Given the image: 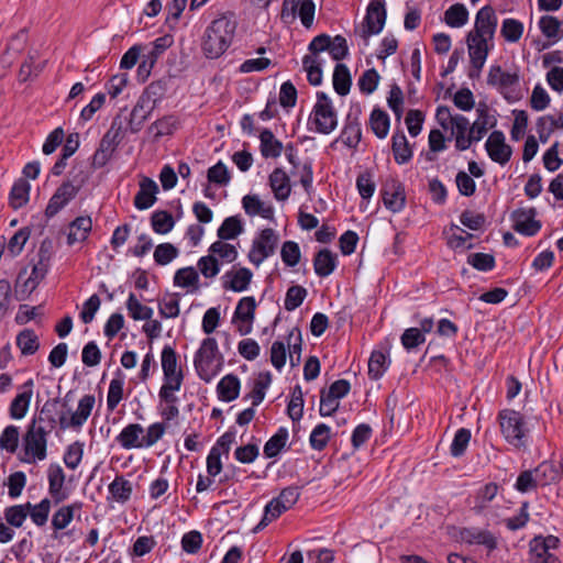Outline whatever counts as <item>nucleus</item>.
Here are the masks:
<instances>
[{"mask_svg":"<svg viewBox=\"0 0 563 563\" xmlns=\"http://www.w3.org/2000/svg\"><path fill=\"white\" fill-rule=\"evenodd\" d=\"M164 382H184L181 368H178V354L170 345H165L161 355Z\"/></svg>","mask_w":563,"mask_h":563,"instance_id":"obj_18","label":"nucleus"},{"mask_svg":"<svg viewBox=\"0 0 563 563\" xmlns=\"http://www.w3.org/2000/svg\"><path fill=\"white\" fill-rule=\"evenodd\" d=\"M303 69L307 71L308 82L319 86L322 82V64L319 56L305 55L302 58Z\"/></svg>","mask_w":563,"mask_h":563,"instance_id":"obj_51","label":"nucleus"},{"mask_svg":"<svg viewBox=\"0 0 563 563\" xmlns=\"http://www.w3.org/2000/svg\"><path fill=\"white\" fill-rule=\"evenodd\" d=\"M500 33L507 42L516 43L522 36L523 23L512 18L505 19L501 24Z\"/></svg>","mask_w":563,"mask_h":563,"instance_id":"obj_60","label":"nucleus"},{"mask_svg":"<svg viewBox=\"0 0 563 563\" xmlns=\"http://www.w3.org/2000/svg\"><path fill=\"white\" fill-rule=\"evenodd\" d=\"M179 126V121L176 115H165L148 126V132L153 133L155 141L163 136L172 135Z\"/></svg>","mask_w":563,"mask_h":563,"instance_id":"obj_37","label":"nucleus"},{"mask_svg":"<svg viewBox=\"0 0 563 563\" xmlns=\"http://www.w3.org/2000/svg\"><path fill=\"white\" fill-rule=\"evenodd\" d=\"M520 76L518 71H504L499 65H493L487 75V84L496 87L504 98L509 102H515L520 98L519 86Z\"/></svg>","mask_w":563,"mask_h":563,"instance_id":"obj_2","label":"nucleus"},{"mask_svg":"<svg viewBox=\"0 0 563 563\" xmlns=\"http://www.w3.org/2000/svg\"><path fill=\"white\" fill-rule=\"evenodd\" d=\"M309 123L314 124V130L321 134H330L338 125L336 111L333 107L314 104Z\"/></svg>","mask_w":563,"mask_h":563,"instance_id":"obj_14","label":"nucleus"},{"mask_svg":"<svg viewBox=\"0 0 563 563\" xmlns=\"http://www.w3.org/2000/svg\"><path fill=\"white\" fill-rule=\"evenodd\" d=\"M498 485L496 483H487L481 487L474 496V505L472 509L476 514H482L489 503L496 497L498 493Z\"/></svg>","mask_w":563,"mask_h":563,"instance_id":"obj_41","label":"nucleus"},{"mask_svg":"<svg viewBox=\"0 0 563 563\" xmlns=\"http://www.w3.org/2000/svg\"><path fill=\"white\" fill-rule=\"evenodd\" d=\"M468 20V11L462 3L451 5L444 13V21L451 27H461Z\"/></svg>","mask_w":563,"mask_h":563,"instance_id":"obj_56","label":"nucleus"},{"mask_svg":"<svg viewBox=\"0 0 563 563\" xmlns=\"http://www.w3.org/2000/svg\"><path fill=\"white\" fill-rule=\"evenodd\" d=\"M390 361L382 351H373L368 360V376L371 379H379L388 368Z\"/></svg>","mask_w":563,"mask_h":563,"instance_id":"obj_50","label":"nucleus"},{"mask_svg":"<svg viewBox=\"0 0 563 563\" xmlns=\"http://www.w3.org/2000/svg\"><path fill=\"white\" fill-rule=\"evenodd\" d=\"M471 437L470 429L461 428L456 431L450 446V453L453 457H461L465 454Z\"/></svg>","mask_w":563,"mask_h":563,"instance_id":"obj_61","label":"nucleus"},{"mask_svg":"<svg viewBox=\"0 0 563 563\" xmlns=\"http://www.w3.org/2000/svg\"><path fill=\"white\" fill-rule=\"evenodd\" d=\"M269 186L274 192V197L278 201L288 199L291 191L290 179L286 172L282 168H275L269 175Z\"/></svg>","mask_w":563,"mask_h":563,"instance_id":"obj_25","label":"nucleus"},{"mask_svg":"<svg viewBox=\"0 0 563 563\" xmlns=\"http://www.w3.org/2000/svg\"><path fill=\"white\" fill-rule=\"evenodd\" d=\"M256 301L254 297H243L239 300L233 314V322L252 323L255 317Z\"/></svg>","mask_w":563,"mask_h":563,"instance_id":"obj_49","label":"nucleus"},{"mask_svg":"<svg viewBox=\"0 0 563 563\" xmlns=\"http://www.w3.org/2000/svg\"><path fill=\"white\" fill-rule=\"evenodd\" d=\"M487 37H475L467 34L466 42L471 63L485 64L488 56Z\"/></svg>","mask_w":563,"mask_h":563,"instance_id":"obj_36","label":"nucleus"},{"mask_svg":"<svg viewBox=\"0 0 563 563\" xmlns=\"http://www.w3.org/2000/svg\"><path fill=\"white\" fill-rule=\"evenodd\" d=\"M80 189V185L75 186L71 181H64L51 197L46 209V218L56 216L70 200H73Z\"/></svg>","mask_w":563,"mask_h":563,"instance_id":"obj_11","label":"nucleus"},{"mask_svg":"<svg viewBox=\"0 0 563 563\" xmlns=\"http://www.w3.org/2000/svg\"><path fill=\"white\" fill-rule=\"evenodd\" d=\"M362 139V129L357 115L347 114L340 140L350 148H356Z\"/></svg>","mask_w":563,"mask_h":563,"instance_id":"obj_26","label":"nucleus"},{"mask_svg":"<svg viewBox=\"0 0 563 563\" xmlns=\"http://www.w3.org/2000/svg\"><path fill=\"white\" fill-rule=\"evenodd\" d=\"M242 205L245 213L251 217L258 214L268 220L274 218V208L272 206H265L256 195L244 196Z\"/></svg>","mask_w":563,"mask_h":563,"instance_id":"obj_35","label":"nucleus"},{"mask_svg":"<svg viewBox=\"0 0 563 563\" xmlns=\"http://www.w3.org/2000/svg\"><path fill=\"white\" fill-rule=\"evenodd\" d=\"M461 534L462 538L468 543L485 545L489 551H493L497 548V540L495 536L488 530L471 528L464 529Z\"/></svg>","mask_w":563,"mask_h":563,"instance_id":"obj_38","label":"nucleus"},{"mask_svg":"<svg viewBox=\"0 0 563 563\" xmlns=\"http://www.w3.org/2000/svg\"><path fill=\"white\" fill-rule=\"evenodd\" d=\"M533 473L538 479L539 486H547L560 477V470L553 462L544 461L539 464Z\"/></svg>","mask_w":563,"mask_h":563,"instance_id":"obj_54","label":"nucleus"},{"mask_svg":"<svg viewBox=\"0 0 563 563\" xmlns=\"http://www.w3.org/2000/svg\"><path fill=\"white\" fill-rule=\"evenodd\" d=\"M290 509L286 504L278 497L273 498L264 509V515L260 523L256 526L254 531H258L266 527L268 523L277 519L282 514Z\"/></svg>","mask_w":563,"mask_h":563,"instance_id":"obj_44","label":"nucleus"},{"mask_svg":"<svg viewBox=\"0 0 563 563\" xmlns=\"http://www.w3.org/2000/svg\"><path fill=\"white\" fill-rule=\"evenodd\" d=\"M536 208H519L511 213L514 229L523 235H536L541 229V222L536 220Z\"/></svg>","mask_w":563,"mask_h":563,"instance_id":"obj_13","label":"nucleus"},{"mask_svg":"<svg viewBox=\"0 0 563 563\" xmlns=\"http://www.w3.org/2000/svg\"><path fill=\"white\" fill-rule=\"evenodd\" d=\"M278 243V235L271 228L261 231L258 236L253 241L252 247L249 252V260L254 265L258 266L267 257L273 255L276 251Z\"/></svg>","mask_w":563,"mask_h":563,"instance_id":"obj_7","label":"nucleus"},{"mask_svg":"<svg viewBox=\"0 0 563 563\" xmlns=\"http://www.w3.org/2000/svg\"><path fill=\"white\" fill-rule=\"evenodd\" d=\"M391 151L395 162L399 165L408 163L412 158V150L402 131L396 132L391 137Z\"/></svg>","mask_w":563,"mask_h":563,"instance_id":"obj_32","label":"nucleus"},{"mask_svg":"<svg viewBox=\"0 0 563 563\" xmlns=\"http://www.w3.org/2000/svg\"><path fill=\"white\" fill-rule=\"evenodd\" d=\"M338 265V256L329 249L320 250L313 258L314 273L319 277L331 275Z\"/></svg>","mask_w":563,"mask_h":563,"instance_id":"obj_29","label":"nucleus"},{"mask_svg":"<svg viewBox=\"0 0 563 563\" xmlns=\"http://www.w3.org/2000/svg\"><path fill=\"white\" fill-rule=\"evenodd\" d=\"M82 503L76 501L71 505L63 506L55 511L52 518V527L55 531L65 529L74 519L76 510H80Z\"/></svg>","mask_w":563,"mask_h":563,"instance_id":"obj_39","label":"nucleus"},{"mask_svg":"<svg viewBox=\"0 0 563 563\" xmlns=\"http://www.w3.org/2000/svg\"><path fill=\"white\" fill-rule=\"evenodd\" d=\"M92 221L88 216L75 218L69 223V232L67 234V244L69 246L78 242H85L91 232Z\"/></svg>","mask_w":563,"mask_h":563,"instance_id":"obj_24","label":"nucleus"},{"mask_svg":"<svg viewBox=\"0 0 563 563\" xmlns=\"http://www.w3.org/2000/svg\"><path fill=\"white\" fill-rule=\"evenodd\" d=\"M31 185L25 178H19L14 181L9 194V205L14 210L27 203L30 198Z\"/></svg>","mask_w":563,"mask_h":563,"instance_id":"obj_33","label":"nucleus"},{"mask_svg":"<svg viewBox=\"0 0 563 563\" xmlns=\"http://www.w3.org/2000/svg\"><path fill=\"white\" fill-rule=\"evenodd\" d=\"M243 232V225L238 217H228L218 229V236L220 240L227 241L235 239Z\"/></svg>","mask_w":563,"mask_h":563,"instance_id":"obj_58","label":"nucleus"},{"mask_svg":"<svg viewBox=\"0 0 563 563\" xmlns=\"http://www.w3.org/2000/svg\"><path fill=\"white\" fill-rule=\"evenodd\" d=\"M241 383L236 375L228 374L221 378L217 386V393L220 400L230 402L235 400L240 394Z\"/></svg>","mask_w":563,"mask_h":563,"instance_id":"obj_31","label":"nucleus"},{"mask_svg":"<svg viewBox=\"0 0 563 563\" xmlns=\"http://www.w3.org/2000/svg\"><path fill=\"white\" fill-rule=\"evenodd\" d=\"M529 554L531 563H561L560 559L552 554L537 537L529 543Z\"/></svg>","mask_w":563,"mask_h":563,"instance_id":"obj_42","label":"nucleus"},{"mask_svg":"<svg viewBox=\"0 0 563 563\" xmlns=\"http://www.w3.org/2000/svg\"><path fill=\"white\" fill-rule=\"evenodd\" d=\"M386 18L385 0H372L367 7L360 36L367 40L372 35L379 34L384 29Z\"/></svg>","mask_w":563,"mask_h":563,"instance_id":"obj_8","label":"nucleus"},{"mask_svg":"<svg viewBox=\"0 0 563 563\" xmlns=\"http://www.w3.org/2000/svg\"><path fill=\"white\" fill-rule=\"evenodd\" d=\"M217 354H219V349L214 338H206L195 354L194 365L196 372L207 383L218 374V369L211 368Z\"/></svg>","mask_w":563,"mask_h":563,"instance_id":"obj_5","label":"nucleus"},{"mask_svg":"<svg viewBox=\"0 0 563 563\" xmlns=\"http://www.w3.org/2000/svg\"><path fill=\"white\" fill-rule=\"evenodd\" d=\"M485 150L493 162L505 165L510 161L512 148L505 141V134L501 131H493L486 143Z\"/></svg>","mask_w":563,"mask_h":563,"instance_id":"obj_12","label":"nucleus"},{"mask_svg":"<svg viewBox=\"0 0 563 563\" xmlns=\"http://www.w3.org/2000/svg\"><path fill=\"white\" fill-rule=\"evenodd\" d=\"M331 437V428L325 423H319L311 431L309 437L310 446L313 450L322 451L328 445Z\"/></svg>","mask_w":563,"mask_h":563,"instance_id":"obj_59","label":"nucleus"},{"mask_svg":"<svg viewBox=\"0 0 563 563\" xmlns=\"http://www.w3.org/2000/svg\"><path fill=\"white\" fill-rule=\"evenodd\" d=\"M151 224L154 232L158 234H166L173 230L175 220L170 212L157 210L152 213Z\"/></svg>","mask_w":563,"mask_h":563,"instance_id":"obj_55","label":"nucleus"},{"mask_svg":"<svg viewBox=\"0 0 563 563\" xmlns=\"http://www.w3.org/2000/svg\"><path fill=\"white\" fill-rule=\"evenodd\" d=\"M33 379L26 380L22 386L24 390L13 398L9 408L11 418L22 419L26 415L33 395Z\"/></svg>","mask_w":563,"mask_h":563,"instance_id":"obj_22","label":"nucleus"},{"mask_svg":"<svg viewBox=\"0 0 563 563\" xmlns=\"http://www.w3.org/2000/svg\"><path fill=\"white\" fill-rule=\"evenodd\" d=\"M562 22L552 15H543L539 20V27L542 34L552 40V42L543 43L541 49L549 48L553 43L558 42L563 36Z\"/></svg>","mask_w":563,"mask_h":563,"instance_id":"obj_28","label":"nucleus"},{"mask_svg":"<svg viewBox=\"0 0 563 563\" xmlns=\"http://www.w3.org/2000/svg\"><path fill=\"white\" fill-rule=\"evenodd\" d=\"M122 137L121 125H117V120L114 119L110 129L102 136L99 143V148L107 151L110 155H113Z\"/></svg>","mask_w":563,"mask_h":563,"instance_id":"obj_53","label":"nucleus"},{"mask_svg":"<svg viewBox=\"0 0 563 563\" xmlns=\"http://www.w3.org/2000/svg\"><path fill=\"white\" fill-rule=\"evenodd\" d=\"M58 406H59V399L58 398H52L45 401L43 405L40 415L37 418H34L33 420H36V423L42 426V423H45V428L47 431H53L58 423V419L56 418L58 413Z\"/></svg>","mask_w":563,"mask_h":563,"instance_id":"obj_34","label":"nucleus"},{"mask_svg":"<svg viewBox=\"0 0 563 563\" xmlns=\"http://www.w3.org/2000/svg\"><path fill=\"white\" fill-rule=\"evenodd\" d=\"M352 78L350 69L345 64L338 63L333 70V88L340 96H346L350 92Z\"/></svg>","mask_w":563,"mask_h":563,"instance_id":"obj_43","label":"nucleus"},{"mask_svg":"<svg viewBox=\"0 0 563 563\" xmlns=\"http://www.w3.org/2000/svg\"><path fill=\"white\" fill-rule=\"evenodd\" d=\"M49 432L45 427L36 424V420H32L23 438L25 454L31 455V459H27L26 462L31 463L35 460L43 461L46 459Z\"/></svg>","mask_w":563,"mask_h":563,"instance_id":"obj_4","label":"nucleus"},{"mask_svg":"<svg viewBox=\"0 0 563 563\" xmlns=\"http://www.w3.org/2000/svg\"><path fill=\"white\" fill-rule=\"evenodd\" d=\"M157 192V184L148 177H143L140 181V189L134 197L135 208L139 210L151 208L156 201Z\"/></svg>","mask_w":563,"mask_h":563,"instance_id":"obj_21","label":"nucleus"},{"mask_svg":"<svg viewBox=\"0 0 563 563\" xmlns=\"http://www.w3.org/2000/svg\"><path fill=\"white\" fill-rule=\"evenodd\" d=\"M316 5L312 0H284L280 18L285 23H291L299 15L305 27H310L314 18Z\"/></svg>","mask_w":563,"mask_h":563,"instance_id":"obj_6","label":"nucleus"},{"mask_svg":"<svg viewBox=\"0 0 563 563\" xmlns=\"http://www.w3.org/2000/svg\"><path fill=\"white\" fill-rule=\"evenodd\" d=\"M287 413L292 421H299L303 415V394L300 385L292 388L291 399L287 406Z\"/></svg>","mask_w":563,"mask_h":563,"instance_id":"obj_62","label":"nucleus"},{"mask_svg":"<svg viewBox=\"0 0 563 563\" xmlns=\"http://www.w3.org/2000/svg\"><path fill=\"white\" fill-rule=\"evenodd\" d=\"M25 506L27 514L36 526L42 527L46 523L51 510L49 499L44 498L37 505L26 503Z\"/></svg>","mask_w":563,"mask_h":563,"instance_id":"obj_57","label":"nucleus"},{"mask_svg":"<svg viewBox=\"0 0 563 563\" xmlns=\"http://www.w3.org/2000/svg\"><path fill=\"white\" fill-rule=\"evenodd\" d=\"M369 125L378 139H384L387 136L390 126L389 115L382 109L375 108L369 115Z\"/></svg>","mask_w":563,"mask_h":563,"instance_id":"obj_47","label":"nucleus"},{"mask_svg":"<svg viewBox=\"0 0 563 563\" xmlns=\"http://www.w3.org/2000/svg\"><path fill=\"white\" fill-rule=\"evenodd\" d=\"M143 433L144 428L141 424L130 423L122 429L117 441L126 450L144 448Z\"/></svg>","mask_w":563,"mask_h":563,"instance_id":"obj_23","label":"nucleus"},{"mask_svg":"<svg viewBox=\"0 0 563 563\" xmlns=\"http://www.w3.org/2000/svg\"><path fill=\"white\" fill-rule=\"evenodd\" d=\"M476 111L477 119L471 125V141L473 143L479 142L488 130L497 124V119L489 114L488 107L485 103H479Z\"/></svg>","mask_w":563,"mask_h":563,"instance_id":"obj_17","label":"nucleus"},{"mask_svg":"<svg viewBox=\"0 0 563 563\" xmlns=\"http://www.w3.org/2000/svg\"><path fill=\"white\" fill-rule=\"evenodd\" d=\"M238 23L233 14H223L206 29L201 47L208 58H218L230 47Z\"/></svg>","mask_w":563,"mask_h":563,"instance_id":"obj_1","label":"nucleus"},{"mask_svg":"<svg viewBox=\"0 0 563 563\" xmlns=\"http://www.w3.org/2000/svg\"><path fill=\"white\" fill-rule=\"evenodd\" d=\"M16 345L22 355H33L40 349L38 336L32 329H24L16 335Z\"/></svg>","mask_w":563,"mask_h":563,"instance_id":"obj_46","label":"nucleus"},{"mask_svg":"<svg viewBox=\"0 0 563 563\" xmlns=\"http://www.w3.org/2000/svg\"><path fill=\"white\" fill-rule=\"evenodd\" d=\"M123 386L124 375L120 368L115 372V377L110 382L108 396H107V408L109 411H113L119 402L123 398Z\"/></svg>","mask_w":563,"mask_h":563,"instance_id":"obj_40","label":"nucleus"},{"mask_svg":"<svg viewBox=\"0 0 563 563\" xmlns=\"http://www.w3.org/2000/svg\"><path fill=\"white\" fill-rule=\"evenodd\" d=\"M258 137L261 142L260 151L264 158H277L280 156L284 145L269 129H263Z\"/></svg>","mask_w":563,"mask_h":563,"instance_id":"obj_30","label":"nucleus"},{"mask_svg":"<svg viewBox=\"0 0 563 563\" xmlns=\"http://www.w3.org/2000/svg\"><path fill=\"white\" fill-rule=\"evenodd\" d=\"M48 493L57 505L67 499L68 494L63 489L65 483V473L60 465L51 464L47 470Z\"/></svg>","mask_w":563,"mask_h":563,"instance_id":"obj_20","label":"nucleus"},{"mask_svg":"<svg viewBox=\"0 0 563 563\" xmlns=\"http://www.w3.org/2000/svg\"><path fill=\"white\" fill-rule=\"evenodd\" d=\"M108 489L112 498L121 504L130 499L133 490L132 484L123 476H117L112 483H110Z\"/></svg>","mask_w":563,"mask_h":563,"instance_id":"obj_52","label":"nucleus"},{"mask_svg":"<svg viewBox=\"0 0 563 563\" xmlns=\"http://www.w3.org/2000/svg\"><path fill=\"white\" fill-rule=\"evenodd\" d=\"M154 107V104L150 106V103L146 102L144 96L139 98L131 111L129 120V129L132 133H137L142 129L143 123L150 117Z\"/></svg>","mask_w":563,"mask_h":563,"instance_id":"obj_27","label":"nucleus"},{"mask_svg":"<svg viewBox=\"0 0 563 563\" xmlns=\"http://www.w3.org/2000/svg\"><path fill=\"white\" fill-rule=\"evenodd\" d=\"M96 398L93 395H85L79 399L77 410L71 415L70 419H67L65 413L62 412L58 418L60 429L67 428L79 429L89 418L92 408L95 406Z\"/></svg>","mask_w":563,"mask_h":563,"instance_id":"obj_10","label":"nucleus"},{"mask_svg":"<svg viewBox=\"0 0 563 563\" xmlns=\"http://www.w3.org/2000/svg\"><path fill=\"white\" fill-rule=\"evenodd\" d=\"M498 420L506 441L516 448L523 446L526 430L522 415L512 409H504L499 411Z\"/></svg>","mask_w":563,"mask_h":563,"instance_id":"obj_3","label":"nucleus"},{"mask_svg":"<svg viewBox=\"0 0 563 563\" xmlns=\"http://www.w3.org/2000/svg\"><path fill=\"white\" fill-rule=\"evenodd\" d=\"M253 273L247 267H240L236 271H229L222 276V287L225 290L242 292L246 290L252 282Z\"/></svg>","mask_w":563,"mask_h":563,"instance_id":"obj_19","label":"nucleus"},{"mask_svg":"<svg viewBox=\"0 0 563 563\" xmlns=\"http://www.w3.org/2000/svg\"><path fill=\"white\" fill-rule=\"evenodd\" d=\"M450 128L451 135L449 140L454 137L455 148L457 151H466L473 144V141H471V125L468 119L462 114H455Z\"/></svg>","mask_w":563,"mask_h":563,"instance_id":"obj_16","label":"nucleus"},{"mask_svg":"<svg viewBox=\"0 0 563 563\" xmlns=\"http://www.w3.org/2000/svg\"><path fill=\"white\" fill-rule=\"evenodd\" d=\"M288 430L284 427L279 428L277 432L268 439L264 445V455L267 459L276 457L285 448L288 441Z\"/></svg>","mask_w":563,"mask_h":563,"instance_id":"obj_48","label":"nucleus"},{"mask_svg":"<svg viewBox=\"0 0 563 563\" xmlns=\"http://www.w3.org/2000/svg\"><path fill=\"white\" fill-rule=\"evenodd\" d=\"M290 509L286 504L278 497L273 498L264 509V515L260 523L256 526L254 531H258L266 527L268 523L277 519L282 514Z\"/></svg>","mask_w":563,"mask_h":563,"instance_id":"obj_45","label":"nucleus"},{"mask_svg":"<svg viewBox=\"0 0 563 563\" xmlns=\"http://www.w3.org/2000/svg\"><path fill=\"white\" fill-rule=\"evenodd\" d=\"M382 199L386 209L398 213L406 207L405 186L395 178H388L380 189Z\"/></svg>","mask_w":563,"mask_h":563,"instance_id":"obj_9","label":"nucleus"},{"mask_svg":"<svg viewBox=\"0 0 563 563\" xmlns=\"http://www.w3.org/2000/svg\"><path fill=\"white\" fill-rule=\"evenodd\" d=\"M497 16L495 10L490 5L481 8L475 18L474 30L468 34L475 37L492 38L496 32Z\"/></svg>","mask_w":563,"mask_h":563,"instance_id":"obj_15","label":"nucleus"},{"mask_svg":"<svg viewBox=\"0 0 563 563\" xmlns=\"http://www.w3.org/2000/svg\"><path fill=\"white\" fill-rule=\"evenodd\" d=\"M126 309L134 320H151L153 309L142 305L133 292L130 294L126 300Z\"/></svg>","mask_w":563,"mask_h":563,"instance_id":"obj_64","label":"nucleus"},{"mask_svg":"<svg viewBox=\"0 0 563 563\" xmlns=\"http://www.w3.org/2000/svg\"><path fill=\"white\" fill-rule=\"evenodd\" d=\"M198 282H199V274L198 272L192 267H184L178 269L175 273L174 276V284L179 287H194L195 290L198 289Z\"/></svg>","mask_w":563,"mask_h":563,"instance_id":"obj_63","label":"nucleus"}]
</instances>
